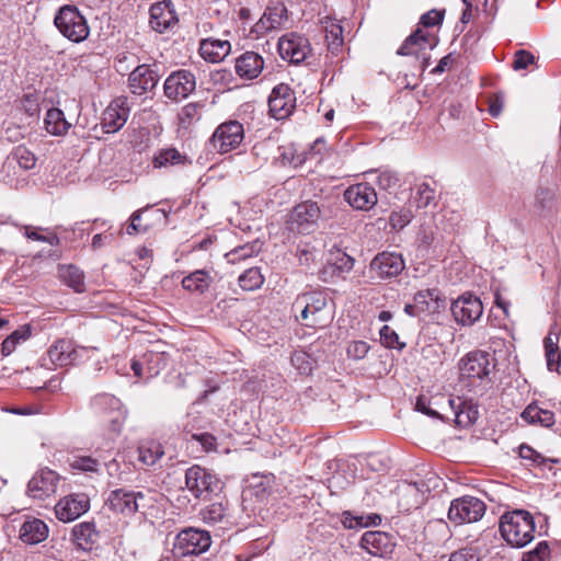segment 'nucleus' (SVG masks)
I'll return each mask as SVG.
<instances>
[{"mask_svg":"<svg viewBox=\"0 0 561 561\" xmlns=\"http://www.w3.org/2000/svg\"><path fill=\"white\" fill-rule=\"evenodd\" d=\"M500 531L507 543L523 548L534 539V517L524 510L507 512L501 517Z\"/></svg>","mask_w":561,"mask_h":561,"instance_id":"obj_1","label":"nucleus"},{"mask_svg":"<svg viewBox=\"0 0 561 561\" xmlns=\"http://www.w3.org/2000/svg\"><path fill=\"white\" fill-rule=\"evenodd\" d=\"M293 309L300 313L306 325L323 328L333 319L328 309V295L323 291H310L299 295L293 304Z\"/></svg>","mask_w":561,"mask_h":561,"instance_id":"obj_2","label":"nucleus"},{"mask_svg":"<svg viewBox=\"0 0 561 561\" xmlns=\"http://www.w3.org/2000/svg\"><path fill=\"white\" fill-rule=\"evenodd\" d=\"M436 44L437 39L435 36H432L428 32L417 27L398 48L397 55L413 56L416 61L415 68L420 72H424L430 66L431 57L428 50L433 49Z\"/></svg>","mask_w":561,"mask_h":561,"instance_id":"obj_3","label":"nucleus"},{"mask_svg":"<svg viewBox=\"0 0 561 561\" xmlns=\"http://www.w3.org/2000/svg\"><path fill=\"white\" fill-rule=\"evenodd\" d=\"M211 546V537L207 530L187 527L174 538L172 553L175 558L199 556Z\"/></svg>","mask_w":561,"mask_h":561,"instance_id":"obj_4","label":"nucleus"},{"mask_svg":"<svg viewBox=\"0 0 561 561\" xmlns=\"http://www.w3.org/2000/svg\"><path fill=\"white\" fill-rule=\"evenodd\" d=\"M54 23L65 37L75 43L82 42L89 35L85 19L73 7L65 5L59 9Z\"/></svg>","mask_w":561,"mask_h":561,"instance_id":"obj_5","label":"nucleus"},{"mask_svg":"<svg viewBox=\"0 0 561 561\" xmlns=\"http://www.w3.org/2000/svg\"><path fill=\"white\" fill-rule=\"evenodd\" d=\"M322 211L317 202L306 201L298 204L290 214L289 229L308 234L318 228Z\"/></svg>","mask_w":561,"mask_h":561,"instance_id":"obj_6","label":"nucleus"},{"mask_svg":"<svg viewBox=\"0 0 561 561\" xmlns=\"http://www.w3.org/2000/svg\"><path fill=\"white\" fill-rule=\"evenodd\" d=\"M492 364L489 355L481 351L470 352L459 362L461 380H467L468 386H476L489 376Z\"/></svg>","mask_w":561,"mask_h":561,"instance_id":"obj_7","label":"nucleus"},{"mask_svg":"<svg viewBox=\"0 0 561 561\" xmlns=\"http://www.w3.org/2000/svg\"><path fill=\"white\" fill-rule=\"evenodd\" d=\"M485 503L474 496H462L450 503L448 518L456 524L474 523L485 514Z\"/></svg>","mask_w":561,"mask_h":561,"instance_id":"obj_8","label":"nucleus"},{"mask_svg":"<svg viewBox=\"0 0 561 561\" xmlns=\"http://www.w3.org/2000/svg\"><path fill=\"white\" fill-rule=\"evenodd\" d=\"M185 485L195 497H205L220 489L219 479L199 466H192L185 472Z\"/></svg>","mask_w":561,"mask_h":561,"instance_id":"obj_9","label":"nucleus"},{"mask_svg":"<svg viewBox=\"0 0 561 561\" xmlns=\"http://www.w3.org/2000/svg\"><path fill=\"white\" fill-rule=\"evenodd\" d=\"M243 125L237 121L220 124L211 136L210 142L220 153L229 152L243 141Z\"/></svg>","mask_w":561,"mask_h":561,"instance_id":"obj_10","label":"nucleus"},{"mask_svg":"<svg viewBox=\"0 0 561 561\" xmlns=\"http://www.w3.org/2000/svg\"><path fill=\"white\" fill-rule=\"evenodd\" d=\"M90 510V497L85 493H72L61 497L55 505V515L62 523H70Z\"/></svg>","mask_w":561,"mask_h":561,"instance_id":"obj_11","label":"nucleus"},{"mask_svg":"<svg viewBox=\"0 0 561 561\" xmlns=\"http://www.w3.org/2000/svg\"><path fill=\"white\" fill-rule=\"evenodd\" d=\"M277 47L283 59L296 65L302 62L311 53L308 38L296 33L282 36Z\"/></svg>","mask_w":561,"mask_h":561,"instance_id":"obj_12","label":"nucleus"},{"mask_svg":"<svg viewBox=\"0 0 561 561\" xmlns=\"http://www.w3.org/2000/svg\"><path fill=\"white\" fill-rule=\"evenodd\" d=\"M450 309L456 322L462 325H472L483 313L481 300L468 293L458 297Z\"/></svg>","mask_w":561,"mask_h":561,"instance_id":"obj_13","label":"nucleus"},{"mask_svg":"<svg viewBox=\"0 0 561 561\" xmlns=\"http://www.w3.org/2000/svg\"><path fill=\"white\" fill-rule=\"evenodd\" d=\"M60 476L50 469L37 471L27 483V495L34 500H45L57 491Z\"/></svg>","mask_w":561,"mask_h":561,"instance_id":"obj_14","label":"nucleus"},{"mask_svg":"<svg viewBox=\"0 0 561 561\" xmlns=\"http://www.w3.org/2000/svg\"><path fill=\"white\" fill-rule=\"evenodd\" d=\"M88 351V347H77L72 341L60 339L48 348L47 356L55 366L65 367L79 363Z\"/></svg>","mask_w":561,"mask_h":561,"instance_id":"obj_15","label":"nucleus"},{"mask_svg":"<svg viewBox=\"0 0 561 561\" xmlns=\"http://www.w3.org/2000/svg\"><path fill=\"white\" fill-rule=\"evenodd\" d=\"M195 88V76L184 69L172 72L164 81V94L173 101L187 98Z\"/></svg>","mask_w":561,"mask_h":561,"instance_id":"obj_16","label":"nucleus"},{"mask_svg":"<svg viewBox=\"0 0 561 561\" xmlns=\"http://www.w3.org/2000/svg\"><path fill=\"white\" fill-rule=\"evenodd\" d=\"M296 106V96L289 85L280 83L276 85L268 98L271 115L276 119L287 118Z\"/></svg>","mask_w":561,"mask_h":561,"instance_id":"obj_17","label":"nucleus"},{"mask_svg":"<svg viewBox=\"0 0 561 561\" xmlns=\"http://www.w3.org/2000/svg\"><path fill=\"white\" fill-rule=\"evenodd\" d=\"M144 501L145 494L141 492L117 489L111 492L107 503L113 512L130 516L145 507Z\"/></svg>","mask_w":561,"mask_h":561,"instance_id":"obj_18","label":"nucleus"},{"mask_svg":"<svg viewBox=\"0 0 561 561\" xmlns=\"http://www.w3.org/2000/svg\"><path fill=\"white\" fill-rule=\"evenodd\" d=\"M149 24L158 33L172 30L179 22L174 5L170 0L156 2L149 10Z\"/></svg>","mask_w":561,"mask_h":561,"instance_id":"obj_19","label":"nucleus"},{"mask_svg":"<svg viewBox=\"0 0 561 561\" xmlns=\"http://www.w3.org/2000/svg\"><path fill=\"white\" fill-rule=\"evenodd\" d=\"M394 546L393 537L379 530L366 531L360 539V547L374 557H388L392 553Z\"/></svg>","mask_w":561,"mask_h":561,"instance_id":"obj_20","label":"nucleus"},{"mask_svg":"<svg viewBox=\"0 0 561 561\" xmlns=\"http://www.w3.org/2000/svg\"><path fill=\"white\" fill-rule=\"evenodd\" d=\"M344 198L353 208L358 210H369L378 201L375 188L365 182L351 185L344 192Z\"/></svg>","mask_w":561,"mask_h":561,"instance_id":"obj_21","label":"nucleus"},{"mask_svg":"<svg viewBox=\"0 0 561 561\" xmlns=\"http://www.w3.org/2000/svg\"><path fill=\"white\" fill-rule=\"evenodd\" d=\"M404 268L401 254L382 252L375 256L370 263V271L380 278H389L399 275Z\"/></svg>","mask_w":561,"mask_h":561,"instance_id":"obj_22","label":"nucleus"},{"mask_svg":"<svg viewBox=\"0 0 561 561\" xmlns=\"http://www.w3.org/2000/svg\"><path fill=\"white\" fill-rule=\"evenodd\" d=\"M129 108L126 106V101L116 99L112 101L104 110L102 115V127L105 133H116L127 122Z\"/></svg>","mask_w":561,"mask_h":561,"instance_id":"obj_23","label":"nucleus"},{"mask_svg":"<svg viewBox=\"0 0 561 561\" xmlns=\"http://www.w3.org/2000/svg\"><path fill=\"white\" fill-rule=\"evenodd\" d=\"M159 81V75L148 65L136 67L129 75L128 82L131 93L141 95L152 90Z\"/></svg>","mask_w":561,"mask_h":561,"instance_id":"obj_24","label":"nucleus"},{"mask_svg":"<svg viewBox=\"0 0 561 561\" xmlns=\"http://www.w3.org/2000/svg\"><path fill=\"white\" fill-rule=\"evenodd\" d=\"M234 69L239 78L253 80L263 71L264 60L262 56L255 51H245L236 59Z\"/></svg>","mask_w":561,"mask_h":561,"instance_id":"obj_25","label":"nucleus"},{"mask_svg":"<svg viewBox=\"0 0 561 561\" xmlns=\"http://www.w3.org/2000/svg\"><path fill=\"white\" fill-rule=\"evenodd\" d=\"M413 300L422 314H433L445 307L444 297L438 288L419 290Z\"/></svg>","mask_w":561,"mask_h":561,"instance_id":"obj_26","label":"nucleus"},{"mask_svg":"<svg viewBox=\"0 0 561 561\" xmlns=\"http://www.w3.org/2000/svg\"><path fill=\"white\" fill-rule=\"evenodd\" d=\"M71 538L77 547L88 551L92 550L93 546L98 542L99 531L96 530L94 523L82 522L72 528Z\"/></svg>","mask_w":561,"mask_h":561,"instance_id":"obj_27","label":"nucleus"},{"mask_svg":"<svg viewBox=\"0 0 561 561\" xmlns=\"http://www.w3.org/2000/svg\"><path fill=\"white\" fill-rule=\"evenodd\" d=\"M48 526L38 518L25 520L20 528V539L27 545H36L48 537Z\"/></svg>","mask_w":561,"mask_h":561,"instance_id":"obj_28","label":"nucleus"},{"mask_svg":"<svg viewBox=\"0 0 561 561\" xmlns=\"http://www.w3.org/2000/svg\"><path fill=\"white\" fill-rule=\"evenodd\" d=\"M520 417L529 425H540L542 427H551L556 423L554 413L542 409L536 402L528 404L520 413Z\"/></svg>","mask_w":561,"mask_h":561,"instance_id":"obj_29","label":"nucleus"},{"mask_svg":"<svg viewBox=\"0 0 561 561\" xmlns=\"http://www.w3.org/2000/svg\"><path fill=\"white\" fill-rule=\"evenodd\" d=\"M230 51V43L228 41L206 38L201 42L199 54L209 62L221 61Z\"/></svg>","mask_w":561,"mask_h":561,"instance_id":"obj_30","label":"nucleus"},{"mask_svg":"<svg viewBox=\"0 0 561 561\" xmlns=\"http://www.w3.org/2000/svg\"><path fill=\"white\" fill-rule=\"evenodd\" d=\"M324 31H325V39L328 44V49L332 55H339L343 47V28L335 21L330 18H325L322 21Z\"/></svg>","mask_w":561,"mask_h":561,"instance_id":"obj_31","label":"nucleus"},{"mask_svg":"<svg viewBox=\"0 0 561 561\" xmlns=\"http://www.w3.org/2000/svg\"><path fill=\"white\" fill-rule=\"evenodd\" d=\"M45 129L54 136H62L70 128L71 124L65 118V114L57 107L47 111L44 118Z\"/></svg>","mask_w":561,"mask_h":561,"instance_id":"obj_32","label":"nucleus"},{"mask_svg":"<svg viewBox=\"0 0 561 561\" xmlns=\"http://www.w3.org/2000/svg\"><path fill=\"white\" fill-rule=\"evenodd\" d=\"M24 234L25 237L33 242H44L48 243L50 245L59 244L62 241H73L69 238H61L55 230H50L48 228H42V227H33V226H26L24 227Z\"/></svg>","mask_w":561,"mask_h":561,"instance_id":"obj_33","label":"nucleus"},{"mask_svg":"<svg viewBox=\"0 0 561 561\" xmlns=\"http://www.w3.org/2000/svg\"><path fill=\"white\" fill-rule=\"evenodd\" d=\"M93 405L96 409L108 407L113 417L111 419L114 431H118L123 421V411L121 409V401L111 394H101L93 399Z\"/></svg>","mask_w":561,"mask_h":561,"instance_id":"obj_34","label":"nucleus"},{"mask_svg":"<svg viewBox=\"0 0 561 561\" xmlns=\"http://www.w3.org/2000/svg\"><path fill=\"white\" fill-rule=\"evenodd\" d=\"M211 277L204 270H197L182 279V286L184 289L192 293L203 294L210 285Z\"/></svg>","mask_w":561,"mask_h":561,"instance_id":"obj_35","label":"nucleus"},{"mask_svg":"<svg viewBox=\"0 0 561 561\" xmlns=\"http://www.w3.org/2000/svg\"><path fill=\"white\" fill-rule=\"evenodd\" d=\"M447 402L458 425L466 426L474 421L477 411L467 408L461 398H449Z\"/></svg>","mask_w":561,"mask_h":561,"instance_id":"obj_36","label":"nucleus"},{"mask_svg":"<svg viewBox=\"0 0 561 561\" xmlns=\"http://www.w3.org/2000/svg\"><path fill=\"white\" fill-rule=\"evenodd\" d=\"M164 455L163 447L154 440L144 442L138 447V459L146 466H153Z\"/></svg>","mask_w":561,"mask_h":561,"instance_id":"obj_37","label":"nucleus"},{"mask_svg":"<svg viewBox=\"0 0 561 561\" xmlns=\"http://www.w3.org/2000/svg\"><path fill=\"white\" fill-rule=\"evenodd\" d=\"M399 495V505L405 511L419 507L423 501L422 494L415 484L409 483L400 486Z\"/></svg>","mask_w":561,"mask_h":561,"instance_id":"obj_38","label":"nucleus"},{"mask_svg":"<svg viewBox=\"0 0 561 561\" xmlns=\"http://www.w3.org/2000/svg\"><path fill=\"white\" fill-rule=\"evenodd\" d=\"M58 273L62 282L77 293L84 290L83 274L78 267L73 265H61L59 266Z\"/></svg>","mask_w":561,"mask_h":561,"instance_id":"obj_39","label":"nucleus"},{"mask_svg":"<svg viewBox=\"0 0 561 561\" xmlns=\"http://www.w3.org/2000/svg\"><path fill=\"white\" fill-rule=\"evenodd\" d=\"M187 161L186 157L180 153L175 148L160 150L153 158L154 168H163L175 164H183Z\"/></svg>","mask_w":561,"mask_h":561,"instance_id":"obj_40","label":"nucleus"},{"mask_svg":"<svg viewBox=\"0 0 561 561\" xmlns=\"http://www.w3.org/2000/svg\"><path fill=\"white\" fill-rule=\"evenodd\" d=\"M328 263L331 264L340 273H344L353 268L354 259L346 254L342 248H333L330 251Z\"/></svg>","mask_w":561,"mask_h":561,"instance_id":"obj_41","label":"nucleus"},{"mask_svg":"<svg viewBox=\"0 0 561 561\" xmlns=\"http://www.w3.org/2000/svg\"><path fill=\"white\" fill-rule=\"evenodd\" d=\"M238 282L239 286L243 290L250 291L260 288L264 282V277L262 276L259 268L251 267L239 276Z\"/></svg>","mask_w":561,"mask_h":561,"instance_id":"obj_42","label":"nucleus"},{"mask_svg":"<svg viewBox=\"0 0 561 561\" xmlns=\"http://www.w3.org/2000/svg\"><path fill=\"white\" fill-rule=\"evenodd\" d=\"M69 466L77 471L96 473L100 471L101 462L90 456H73L69 460Z\"/></svg>","mask_w":561,"mask_h":561,"instance_id":"obj_43","label":"nucleus"},{"mask_svg":"<svg viewBox=\"0 0 561 561\" xmlns=\"http://www.w3.org/2000/svg\"><path fill=\"white\" fill-rule=\"evenodd\" d=\"M140 210L145 211L144 222L146 224L148 231L156 226H164L168 222V214L163 209H153L152 206L147 205Z\"/></svg>","mask_w":561,"mask_h":561,"instance_id":"obj_44","label":"nucleus"},{"mask_svg":"<svg viewBox=\"0 0 561 561\" xmlns=\"http://www.w3.org/2000/svg\"><path fill=\"white\" fill-rule=\"evenodd\" d=\"M145 367L147 368V379L157 376L165 367L163 354L148 352L144 355Z\"/></svg>","mask_w":561,"mask_h":561,"instance_id":"obj_45","label":"nucleus"},{"mask_svg":"<svg viewBox=\"0 0 561 561\" xmlns=\"http://www.w3.org/2000/svg\"><path fill=\"white\" fill-rule=\"evenodd\" d=\"M226 511L221 503H211L201 511V517L205 523L215 525L222 522Z\"/></svg>","mask_w":561,"mask_h":561,"instance_id":"obj_46","label":"nucleus"},{"mask_svg":"<svg viewBox=\"0 0 561 561\" xmlns=\"http://www.w3.org/2000/svg\"><path fill=\"white\" fill-rule=\"evenodd\" d=\"M414 218V214L409 207H401L398 210H393L389 217V224L393 230H402L405 226H408L412 219Z\"/></svg>","mask_w":561,"mask_h":561,"instance_id":"obj_47","label":"nucleus"},{"mask_svg":"<svg viewBox=\"0 0 561 561\" xmlns=\"http://www.w3.org/2000/svg\"><path fill=\"white\" fill-rule=\"evenodd\" d=\"M265 21L270 22V26L275 30L279 28L287 19V9L284 4H277L274 7H268L264 11Z\"/></svg>","mask_w":561,"mask_h":561,"instance_id":"obj_48","label":"nucleus"},{"mask_svg":"<svg viewBox=\"0 0 561 561\" xmlns=\"http://www.w3.org/2000/svg\"><path fill=\"white\" fill-rule=\"evenodd\" d=\"M558 343H559V333L553 332L552 329L548 333V335L543 340V346L546 352L547 367L551 368L553 366V358L558 355Z\"/></svg>","mask_w":561,"mask_h":561,"instance_id":"obj_49","label":"nucleus"},{"mask_svg":"<svg viewBox=\"0 0 561 561\" xmlns=\"http://www.w3.org/2000/svg\"><path fill=\"white\" fill-rule=\"evenodd\" d=\"M13 158L19 165L24 170H30L35 167L36 157L26 147L19 146L13 151Z\"/></svg>","mask_w":561,"mask_h":561,"instance_id":"obj_50","label":"nucleus"},{"mask_svg":"<svg viewBox=\"0 0 561 561\" xmlns=\"http://www.w3.org/2000/svg\"><path fill=\"white\" fill-rule=\"evenodd\" d=\"M435 197L434 190L430 186L428 183H421L417 186L416 195L414 197V201L416 203L417 208H425L427 207Z\"/></svg>","mask_w":561,"mask_h":561,"instance_id":"obj_51","label":"nucleus"},{"mask_svg":"<svg viewBox=\"0 0 561 561\" xmlns=\"http://www.w3.org/2000/svg\"><path fill=\"white\" fill-rule=\"evenodd\" d=\"M399 176L396 172L390 170H383L379 173L377 178V184L381 190L392 191L399 184Z\"/></svg>","mask_w":561,"mask_h":561,"instance_id":"obj_52","label":"nucleus"},{"mask_svg":"<svg viewBox=\"0 0 561 561\" xmlns=\"http://www.w3.org/2000/svg\"><path fill=\"white\" fill-rule=\"evenodd\" d=\"M144 210H136L130 216V221L126 227V233L127 234H134V233H146L148 232L147 226L144 222Z\"/></svg>","mask_w":561,"mask_h":561,"instance_id":"obj_53","label":"nucleus"},{"mask_svg":"<svg viewBox=\"0 0 561 561\" xmlns=\"http://www.w3.org/2000/svg\"><path fill=\"white\" fill-rule=\"evenodd\" d=\"M550 553L549 546L546 541L539 542L535 549L523 554V561H545Z\"/></svg>","mask_w":561,"mask_h":561,"instance_id":"obj_54","label":"nucleus"},{"mask_svg":"<svg viewBox=\"0 0 561 561\" xmlns=\"http://www.w3.org/2000/svg\"><path fill=\"white\" fill-rule=\"evenodd\" d=\"M518 455L522 459L528 460L533 465H542L547 461V459L541 454L526 444H522L519 446Z\"/></svg>","mask_w":561,"mask_h":561,"instance_id":"obj_55","label":"nucleus"},{"mask_svg":"<svg viewBox=\"0 0 561 561\" xmlns=\"http://www.w3.org/2000/svg\"><path fill=\"white\" fill-rule=\"evenodd\" d=\"M445 15V10H430L428 12L424 13L420 19V25L424 27H433L436 25H439Z\"/></svg>","mask_w":561,"mask_h":561,"instance_id":"obj_56","label":"nucleus"},{"mask_svg":"<svg viewBox=\"0 0 561 561\" xmlns=\"http://www.w3.org/2000/svg\"><path fill=\"white\" fill-rule=\"evenodd\" d=\"M380 340L383 343V345L389 348H401L404 345L400 344L399 335L394 330H392L388 325L382 327V329L380 330Z\"/></svg>","mask_w":561,"mask_h":561,"instance_id":"obj_57","label":"nucleus"},{"mask_svg":"<svg viewBox=\"0 0 561 561\" xmlns=\"http://www.w3.org/2000/svg\"><path fill=\"white\" fill-rule=\"evenodd\" d=\"M369 351V345L364 341H354L347 346V356L353 359H363Z\"/></svg>","mask_w":561,"mask_h":561,"instance_id":"obj_58","label":"nucleus"},{"mask_svg":"<svg viewBox=\"0 0 561 561\" xmlns=\"http://www.w3.org/2000/svg\"><path fill=\"white\" fill-rule=\"evenodd\" d=\"M554 204L552 195L548 192H541L537 197L536 209L540 216L551 210Z\"/></svg>","mask_w":561,"mask_h":561,"instance_id":"obj_59","label":"nucleus"},{"mask_svg":"<svg viewBox=\"0 0 561 561\" xmlns=\"http://www.w3.org/2000/svg\"><path fill=\"white\" fill-rule=\"evenodd\" d=\"M535 57L531 53L526 50H518L515 53L513 62L514 70L526 69L529 65L534 64Z\"/></svg>","mask_w":561,"mask_h":561,"instance_id":"obj_60","label":"nucleus"},{"mask_svg":"<svg viewBox=\"0 0 561 561\" xmlns=\"http://www.w3.org/2000/svg\"><path fill=\"white\" fill-rule=\"evenodd\" d=\"M488 103V111L490 115L493 117H499L504 107V95L502 93L493 94L489 98Z\"/></svg>","mask_w":561,"mask_h":561,"instance_id":"obj_61","label":"nucleus"},{"mask_svg":"<svg viewBox=\"0 0 561 561\" xmlns=\"http://www.w3.org/2000/svg\"><path fill=\"white\" fill-rule=\"evenodd\" d=\"M192 438L198 442L205 451L214 450L216 447V438L209 433H194Z\"/></svg>","mask_w":561,"mask_h":561,"instance_id":"obj_62","label":"nucleus"},{"mask_svg":"<svg viewBox=\"0 0 561 561\" xmlns=\"http://www.w3.org/2000/svg\"><path fill=\"white\" fill-rule=\"evenodd\" d=\"M449 561H480V557L473 549H460L450 554Z\"/></svg>","mask_w":561,"mask_h":561,"instance_id":"obj_63","label":"nucleus"},{"mask_svg":"<svg viewBox=\"0 0 561 561\" xmlns=\"http://www.w3.org/2000/svg\"><path fill=\"white\" fill-rule=\"evenodd\" d=\"M275 30L274 27L270 26V22L265 21L264 14L261 16V19L251 27L250 34L253 38H259L265 33Z\"/></svg>","mask_w":561,"mask_h":561,"instance_id":"obj_64","label":"nucleus"}]
</instances>
